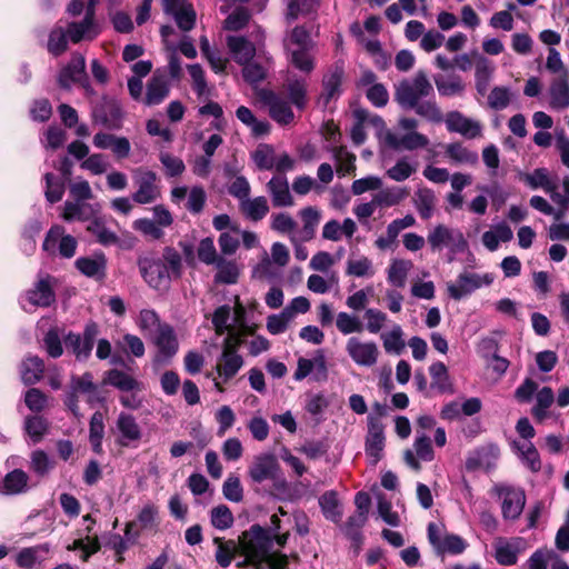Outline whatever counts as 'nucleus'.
<instances>
[{
  "instance_id": "nucleus-1",
  "label": "nucleus",
  "mask_w": 569,
  "mask_h": 569,
  "mask_svg": "<svg viewBox=\"0 0 569 569\" xmlns=\"http://www.w3.org/2000/svg\"><path fill=\"white\" fill-rule=\"evenodd\" d=\"M273 539L271 533L260 525H253L244 531L239 539V549L244 556L242 562L254 566V569H287L288 557L281 552L272 551Z\"/></svg>"
},
{
  "instance_id": "nucleus-2",
  "label": "nucleus",
  "mask_w": 569,
  "mask_h": 569,
  "mask_svg": "<svg viewBox=\"0 0 569 569\" xmlns=\"http://www.w3.org/2000/svg\"><path fill=\"white\" fill-rule=\"evenodd\" d=\"M137 266L143 281L157 291L169 289L182 276V257L173 247H166L160 258L152 252L140 254Z\"/></svg>"
},
{
  "instance_id": "nucleus-3",
  "label": "nucleus",
  "mask_w": 569,
  "mask_h": 569,
  "mask_svg": "<svg viewBox=\"0 0 569 569\" xmlns=\"http://www.w3.org/2000/svg\"><path fill=\"white\" fill-rule=\"evenodd\" d=\"M427 241L433 252L447 249L449 262L453 261L457 254L463 253L468 249V241L462 231L446 224L436 226L428 233Z\"/></svg>"
},
{
  "instance_id": "nucleus-4",
  "label": "nucleus",
  "mask_w": 569,
  "mask_h": 569,
  "mask_svg": "<svg viewBox=\"0 0 569 569\" xmlns=\"http://www.w3.org/2000/svg\"><path fill=\"white\" fill-rule=\"evenodd\" d=\"M248 475L256 483L270 481L277 490L283 491L287 489V480L277 457L272 453L256 456L249 466Z\"/></svg>"
},
{
  "instance_id": "nucleus-5",
  "label": "nucleus",
  "mask_w": 569,
  "mask_h": 569,
  "mask_svg": "<svg viewBox=\"0 0 569 569\" xmlns=\"http://www.w3.org/2000/svg\"><path fill=\"white\" fill-rule=\"evenodd\" d=\"M433 93V87L423 71H418L412 79L402 80L396 88V101L406 109L416 106L423 98Z\"/></svg>"
},
{
  "instance_id": "nucleus-6",
  "label": "nucleus",
  "mask_w": 569,
  "mask_h": 569,
  "mask_svg": "<svg viewBox=\"0 0 569 569\" xmlns=\"http://www.w3.org/2000/svg\"><path fill=\"white\" fill-rule=\"evenodd\" d=\"M345 78V63L339 60L330 66L322 77V91L317 99V106L327 109L332 101H336L342 93Z\"/></svg>"
},
{
  "instance_id": "nucleus-7",
  "label": "nucleus",
  "mask_w": 569,
  "mask_h": 569,
  "mask_svg": "<svg viewBox=\"0 0 569 569\" xmlns=\"http://www.w3.org/2000/svg\"><path fill=\"white\" fill-rule=\"evenodd\" d=\"M495 493L501 500V513L505 520H517L526 505L523 489L506 483H498L493 487Z\"/></svg>"
},
{
  "instance_id": "nucleus-8",
  "label": "nucleus",
  "mask_w": 569,
  "mask_h": 569,
  "mask_svg": "<svg viewBox=\"0 0 569 569\" xmlns=\"http://www.w3.org/2000/svg\"><path fill=\"white\" fill-rule=\"evenodd\" d=\"M156 172L138 168L133 170V182L137 190L132 193V201L138 204L156 202L161 197V189L157 183Z\"/></svg>"
},
{
  "instance_id": "nucleus-9",
  "label": "nucleus",
  "mask_w": 569,
  "mask_h": 569,
  "mask_svg": "<svg viewBox=\"0 0 569 569\" xmlns=\"http://www.w3.org/2000/svg\"><path fill=\"white\" fill-rule=\"evenodd\" d=\"M152 342L157 348L152 365L156 368L169 365L179 350V342L172 326L164 323L160 327V331L152 337Z\"/></svg>"
},
{
  "instance_id": "nucleus-10",
  "label": "nucleus",
  "mask_w": 569,
  "mask_h": 569,
  "mask_svg": "<svg viewBox=\"0 0 569 569\" xmlns=\"http://www.w3.org/2000/svg\"><path fill=\"white\" fill-rule=\"evenodd\" d=\"M241 339L234 335H229L223 341V348L217 366V371L223 381L233 378L243 366V359L238 353Z\"/></svg>"
},
{
  "instance_id": "nucleus-11",
  "label": "nucleus",
  "mask_w": 569,
  "mask_h": 569,
  "mask_svg": "<svg viewBox=\"0 0 569 569\" xmlns=\"http://www.w3.org/2000/svg\"><path fill=\"white\" fill-rule=\"evenodd\" d=\"M98 333V323L89 321L84 326L82 335L69 332L64 337V345L74 355L77 360L86 361L91 355Z\"/></svg>"
},
{
  "instance_id": "nucleus-12",
  "label": "nucleus",
  "mask_w": 569,
  "mask_h": 569,
  "mask_svg": "<svg viewBox=\"0 0 569 569\" xmlns=\"http://www.w3.org/2000/svg\"><path fill=\"white\" fill-rule=\"evenodd\" d=\"M492 282L493 277L490 273L479 274L463 271L457 277L455 282L447 284V291L450 298L458 301L481 287L490 286Z\"/></svg>"
},
{
  "instance_id": "nucleus-13",
  "label": "nucleus",
  "mask_w": 569,
  "mask_h": 569,
  "mask_svg": "<svg viewBox=\"0 0 569 569\" xmlns=\"http://www.w3.org/2000/svg\"><path fill=\"white\" fill-rule=\"evenodd\" d=\"M346 352L359 367L371 368L378 363L380 350L372 340H361L350 337L346 342Z\"/></svg>"
},
{
  "instance_id": "nucleus-14",
  "label": "nucleus",
  "mask_w": 569,
  "mask_h": 569,
  "mask_svg": "<svg viewBox=\"0 0 569 569\" xmlns=\"http://www.w3.org/2000/svg\"><path fill=\"white\" fill-rule=\"evenodd\" d=\"M499 458V446L493 442H488L468 452L465 467L468 471L483 469L489 472L496 469Z\"/></svg>"
},
{
  "instance_id": "nucleus-15",
  "label": "nucleus",
  "mask_w": 569,
  "mask_h": 569,
  "mask_svg": "<svg viewBox=\"0 0 569 569\" xmlns=\"http://www.w3.org/2000/svg\"><path fill=\"white\" fill-rule=\"evenodd\" d=\"M262 103L267 107L270 118L279 126H288L295 121V112L289 101L279 93L263 90L260 94Z\"/></svg>"
},
{
  "instance_id": "nucleus-16",
  "label": "nucleus",
  "mask_w": 569,
  "mask_h": 569,
  "mask_svg": "<svg viewBox=\"0 0 569 569\" xmlns=\"http://www.w3.org/2000/svg\"><path fill=\"white\" fill-rule=\"evenodd\" d=\"M368 431L365 439V453L368 462L376 466L383 457L386 447L385 425L376 418L369 419Z\"/></svg>"
},
{
  "instance_id": "nucleus-17",
  "label": "nucleus",
  "mask_w": 569,
  "mask_h": 569,
  "mask_svg": "<svg viewBox=\"0 0 569 569\" xmlns=\"http://www.w3.org/2000/svg\"><path fill=\"white\" fill-rule=\"evenodd\" d=\"M433 459L435 451L430 438L425 432L420 433L417 431V436L413 441V450L407 449L403 452V460L406 465L415 471H419L421 469L419 460L429 462Z\"/></svg>"
},
{
  "instance_id": "nucleus-18",
  "label": "nucleus",
  "mask_w": 569,
  "mask_h": 569,
  "mask_svg": "<svg viewBox=\"0 0 569 569\" xmlns=\"http://www.w3.org/2000/svg\"><path fill=\"white\" fill-rule=\"evenodd\" d=\"M91 116L96 123L104 126L108 129H119L123 114L117 101L103 98V101L92 109Z\"/></svg>"
},
{
  "instance_id": "nucleus-19",
  "label": "nucleus",
  "mask_w": 569,
  "mask_h": 569,
  "mask_svg": "<svg viewBox=\"0 0 569 569\" xmlns=\"http://www.w3.org/2000/svg\"><path fill=\"white\" fill-rule=\"evenodd\" d=\"M86 74V59L83 54L73 52L70 61L61 68L58 74V84L62 89L69 90L80 80H83Z\"/></svg>"
},
{
  "instance_id": "nucleus-20",
  "label": "nucleus",
  "mask_w": 569,
  "mask_h": 569,
  "mask_svg": "<svg viewBox=\"0 0 569 569\" xmlns=\"http://www.w3.org/2000/svg\"><path fill=\"white\" fill-rule=\"evenodd\" d=\"M66 28L69 33L70 42L72 43L92 41L100 33L96 17L89 13H86L81 21L68 22Z\"/></svg>"
},
{
  "instance_id": "nucleus-21",
  "label": "nucleus",
  "mask_w": 569,
  "mask_h": 569,
  "mask_svg": "<svg viewBox=\"0 0 569 569\" xmlns=\"http://www.w3.org/2000/svg\"><path fill=\"white\" fill-rule=\"evenodd\" d=\"M445 122L449 132L460 133L467 139H475L481 134L482 127L480 122L465 117L459 111L449 112Z\"/></svg>"
},
{
  "instance_id": "nucleus-22",
  "label": "nucleus",
  "mask_w": 569,
  "mask_h": 569,
  "mask_svg": "<svg viewBox=\"0 0 569 569\" xmlns=\"http://www.w3.org/2000/svg\"><path fill=\"white\" fill-rule=\"evenodd\" d=\"M170 92V81L164 71L158 69L153 72L147 84L144 103L156 106L161 103Z\"/></svg>"
},
{
  "instance_id": "nucleus-23",
  "label": "nucleus",
  "mask_w": 569,
  "mask_h": 569,
  "mask_svg": "<svg viewBox=\"0 0 569 569\" xmlns=\"http://www.w3.org/2000/svg\"><path fill=\"white\" fill-rule=\"evenodd\" d=\"M117 429L120 433L118 443L122 447H129L140 441L142 431L136 418L126 412H121L116 422Z\"/></svg>"
},
{
  "instance_id": "nucleus-24",
  "label": "nucleus",
  "mask_w": 569,
  "mask_h": 569,
  "mask_svg": "<svg viewBox=\"0 0 569 569\" xmlns=\"http://www.w3.org/2000/svg\"><path fill=\"white\" fill-rule=\"evenodd\" d=\"M99 203L86 201H66L63 204L62 218L66 221H91L100 212Z\"/></svg>"
},
{
  "instance_id": "nucleus-25",
  "label": "nucleus",
  "mask_w": 569,
  "mask_h": 569,
  "mask_svg": "<svg viewBox=\"0 0 569 569\" xmlns=\"http://www.w3.org/2000/svg\"><path fill=\"white\" fill-rule=\"evenodd\" d=\"M267 191L271 197L273 207H292L295 204L288 179L282 174L274 176L269 180Z\"/></svg>"
},
{
  "instance_id": "nucleus-26",
  "label": "nucleus",
  "mask_w": 569,
  "mask_h": 569,
  "mask_svg": "<svg viewBox=\"0 0 569 569\" xmlns=\"http://www.w3.org/2000/svg\"><path fill=\"white\" fill-rule=\"evenodd\" d=\"M76 268L86 277L102 279L106 276L107 258L101 251L91 257H80L74 261Z\"/></svg>"
},
{
  "instance_id": "nucleus-27",
  "label": "nucleus",
  "mask_w": 569,
  "mask_h": 569,
  "mask_svg": "<svg viewBox=\"0 0 569 569\" xmlns=\"http://www.w3.org/2000/svg\"><path fill=\"white\" fill-rule=\"evenodd\" d=\"M386 142L395 150L405 149L412 151L419 148H426L429 144V139L427 136L417 131H410L401 137L387 132Z\"/></svg>"
},
{
  "instance_id": "nucleus-28",
  "label": "nucleus",
  "mask_w": 569,
  "mask_h": 569,
  "mask_svg": "<svg viewBox=\"0 0 569 569\" xmlns=\"http://www.w3.org/2000/svg\"><path fill=\"white\" fill-rule=\"evenodd\" d=\"M429 373L431 378L430 388L441 395H453L455 385L449 375L447 366L441 361L430 365Z\"/></svg>"
},
{
  "instance_id": "nucleus-29",
  "label": "nucleus",
  "mask_w": 569,
  "mask_h": 569,
  "mask_svg": "<svg viewBox=\"0 0 569 569\" xmlns=\"http://www.w3.org/2000/svg\"><path fill=\"white\" fill-rule=\"evenodd\" d=\"M227 46L238 64H244L253 59L257 52L256 46L244 37L228 36Z\"/></svg>"
},
{
  "instance_id": "nucleus-30",
  "label": "nucleus",
  "mask_w": 569,
  "mask_h": 569,
  "mask_svg": "<svg viewBox=\"0 0 569 569\" xmlns=\"http://www.w3.org/2000/svg\"><path fill=\"white\" fill-rule=\"evenodd\" d=\"M519 178L523 181L530 189H542L546 193L552 198L556 181L551 179L549 170L547 168H538L532 172H520Z\"/></svg>"
},
{
  "instance_id": "nucleus-31",
  "label": "nucleus",
  "mask_w": 569,
  "mask_h": 569,
  "mask_svg": "<svg viewBox=\"0 0 569 569\" xmlns=\"http://www.w3.org/2000/svg\"><path fill=\"white\" fill-rule=\"evenodd\" d=\"M547 94L550 109L562 111L569 108V81L566 78L555 79Z\"/></svg>"
},
{
  "instance_id": "nucleus-32",
  "label": "nucleus",
  "mask_w": 569,
  "mask_h": 569,
  "mask_svg": "<svg viewBox=\"0 0 569 569\" xmlns=\"http://www.w3.org/2000/svg\"><path fill=\"white\" fill-rule=\"evenodd\" d=\"M51 277L40 278L33 289L27 291V300L34 307H49L54 301Z\"/></svg>"
},
{
  "instance_id": "nucleus-33",
  "label": "nucleus",
  "mask_w": 569,
  "mask_h": 569,
  "mask_svg": "<svg viewBox=\"0 0 569 569\" xmlns=\"http://www.w3.org/2000/svg\"><path fill=\"white\" fill-rule=\"evenodd\" d=\"M29 475L22 469L8 472L0 487V491L8 496L24 493L29 490Z\"/></svg>"
},
{
  "instance_id": "nucleus-34",
  "label": "nucleus",
  "mask_w": 569,
  "mask_h": 569,
  "mask_svg": "<svg viewBox=\"0 0 569 569\" xmlns=\"http://www.w3.org/2000/svg\"><path fill=\"white\" fill-rule=\"evenodd\" d=\"M87 230L93 234L97 241L102 246L107 247L119 243L118 234L107 226L106 219L101 216L97 214L87 226Z\"/></svg>"
},
{
  "instance_id": "nucleus-35",
  "label": "nucleus",
  "mask_w": 569,
  "mask_h": 569,
  "mask_svg": "<svg viewBox=\"0 0 569 569\" xmlns=\"http://www.w3.org/2000/svg\"><path fill=\"white\" fill-rule=\"evenodd\" d=\"M286 92L298 110H303L308 104V82L302 78H290L286 83Z\"/></svg>"
},
{
  "instance_id": "nucleus-36",
  "label": "nucleus",
  "mask_w": 569,
  "mask_h": 569,
  "mask_svg": "<svg viewBox=\"0 0 569 569\" xmlns=\"http://www.w3.org/2000/svg\"><path fill=\"white\" fill-rule=\"evenodd\" d=\"M512 448L521 462L531 471L539 472L541 470V460L537 448L531 441L523 443L513 441Z\"/></svg>"
},
{
  "instance_id": "nucleus-37",
  "label": "nucleus",
  "mask_w": 569,
  "mask_h": 569,
  "mask_svg": "<svg viewBox=\"0 0 569 569\" xmlns=\"http://www.w3.org/2000/svg\"><path fill=\"white\" fill-rule=\"evenodd\" d=\"M44 363L38 356L29 355L24 358L20 367L21 379L24 385H34L42 378Z\"/></svg>"
},
{
  "instance_id": "nucleus-38",
  "label": "nucleus",
  "mask_w": 569,
  "mask_h": 569,
  "mask_svg": "<svg viewBox=\"0 0 569 569\" xmlns=\"http://www.w3.org/2000/svg\"><path fill=\"white\" fill-rule=\"evenodd\" d=\"M495 559L501 566H513L518 560V546L515 541L498 538L493 543Z\"/></svg>"
},
{
  "instance_id": "nucleus-39",
  "label": "nucleus",
  "mask_w": 569,
  "mask_h": 569,
  "mask_svg": "<svg viewBox=\"0 0 569 569\" xmlns=\"http://www.w3.org/2000/svg\"><path fill=\"white\" fill-rule=\"evenodd\" d=\"M30 470L40 478L47 477L56 467V461L42 449L30 455Z\"/></svg>"
},
{
  "instance_id": "nucleus-40",
  "label": "nucleus",
  "mask_w": 569,
  "mask_h": 569,
  "mask_svg": "<svg viewBox=\"0 0 569 569\" xmlns=\"http://www.w3.org/2000/svg\"><path fill=\"white\" fill-rule=\"evenodd\" d=\"M69 41L67 28L57 24L49 33L47 49L52 56L59 57L67 51Z\"/></svg>"
},
{
  "instance_id": "nucleus-41",
  "label": "nucleus",
  "mask_w": 569,
  "mask_h": 569,
  "mask_svg": "<svg viewBox=\"0 0 569 569\" xmlns=\"http://www.w3.org/2000/svg\"><path fill=\"white\" fill-rule=\"evenodd\" d=\"M240 207L243 214L252 221L262 220L269 212L268 201L263 196L253 199L247 198L240 203Z\"/></svg>"
},
{
  "instance_id": "nucleus-42",
  "label": "nucleus",
  "mask_w": 569,
  "mask_h": 569,
  "mask_svg": "<svg viewBox=\"0 0 569 569\" xmlns=\"http://www.w3.org/2000/svg\"><path fill=\"white\" fill-rule=\"evenodd\" d=\"M413 203L422 219L431 218L436 206L435 192L428 188L418 189L415 193Z\"/></svg>"
},
{
  "instance_id": "nucleus-43",
  "label": "nucleus",
  "mask_w": 569,
  "mask_h": 569,
  "mask_svg": "<svg viewBox=\"0 0 569 569\" xmlns=\"http://www.w3.org/2000/svg\"><path fill=\"white\" fill-rule=\"evenodd\" d=\"M319 505L326 519L338 523L342 517L341 506L335 491H327L319 498Z\"/></svg>"
},
{
  "instance_id": "nucleus-44",
  "label": "nucleus",
  "mask_w": 569,
  "mask_h": 569,
  "mask_svg": "<svg viewBox=\"0 0 569 569\" xmlns=\"http://www.w3.org/2000/svg\"><path fill=\"white\" fill-rule=\"evenodd\" d=\"M380 339L387 353L399 356L406 347L403 331L399 325H393L390 331L381 333Z\"/></svg>"
},
{
  "instance_id": "nucleus-45",
  "label": "nucleus",
  "mask_w": 569,
  "mask_h": 569,
  "mask_svg": "<svg viewBox=\"0 0 569 569\" xmlns=\"http://www.w3.org/2000/svg\"><path fill=\"white\" fill-rule=\"evenodd\" d=\"M164 323L161 322L159 315L153 309H142L137 318V326L146 336L152 335L153 337Z\"/></svg>"
},
{
  "instance_id": "nucleus-46",
  "label": "nucleus",
  "mask_w": 569,
  "mask_h": 569,
  "mask_svg": "<svg viewBox=\"0 0 569 569\" xmlns=\"http://www.w3.org/2000/svg\"><path fill=\"white\" fill-rule=\"evenodd\" d=\"M435 83L440 96L452 97L461 94L465 84L458 76H436Z\"/></svg>"
},
{
  "instance_id": "nucleus-47",
  "label": "nucleus",
  "mask_w": 569,
  "mask_h": 569,
  "mask_svg": "<svg viewBox=\"0 0 569 569\" xmlns=\"http://www.w3.org/2000/svg\"><path fill=\"white\" fill-rule=\"evenodd\" d=\"M411 267L412 263L409 260L395 259L388 268L389 283L397 288L405 287Z\"/></svg>"
},
{
  "instance_id": "nucleus-48",
  "label": "nucleus",
  "mask_w": 569,
  "mask_h": 569,
  "mask_svg": "<svg viewBox=\"0 0 569 569\" xmlns=\"http://www.w3.org/2000/svg\"><path fill=\"white\" fill-rule=\"evenodd\" d=\"M213 542L218 545L214 553L216 561L222 568L229 567L239 549V545L233 540L222 541L221 538H214Z\"/></svg>"
},
{
  "instance_id": "nucleus-49",
  "label": "nucleus",
  "mask_w": 569,
  "mask_h": 569,
  "mask_svg": "<svg viewBox=\"0 0 569 569\" xmlns=\"http://www.w3.org/2000/svg\"><path fill=\"white\" fill-rule=\"evenodd\" d=\"M446 154L456 163L473 166L478 162V153L467 149L459 142L449 143L446 147Z\"/></svg>"
},
{
  "instance_id": "nucleus-50",
  "label": "nucleus",
  "mask_w": 569,
  "mask_h": 569,
  "mask_svg": "<svg viewBox=\"0 0 569 569\" xmlns=\"http://www.w3.org/2000/svg\"><path fill=\"white\" fill-rule=\"evenodd\" d=\"M49 423L40 416H29L24 419V430L33 445L39 443L48 432Z\"/></svg>"
},
{
  "instance_id": "nucleus-51",
  "label": "nucleus",
  "mask_w": 569,
  "mask_h": 569,
  "mask_svg": "<svg viewBox=\"0 0 569 569\" xmlns=\"http://www.w3.org/2000/svg\"><path fill=\"white\" fill-rule=\"evenodd\" d=\"M418 163L408 157L400 158L396 164L387 170V176L397 182L407 180L417 171Z\"/></svg>"
},
{
  "instance_id": "nucleus-52",
  "label": "nucleus",
  "mask_w": 569,
  "mask_h": 569,
  "mask_svg": "<svg viewBox=\"0 0 569 569\" xmlns=\"http://www.w3.org/2000/svg\"><path fill=\"white\" fill-rule=\"evenodd\" d=\"M408 197V190L401 187H392L379 191L373 196L378 207H392Z\"/></svg>"
},
{
  "instance_id": "nucleus-53",
  "label": "nucleus",
  "mask_w": 569,
  "mask_h": 569,
  "mask_svg": "<svg viewBox=\"0 0 569 569\" xmlns=\"http://www.w3.org/2000/svg\"><path fill=\"white\" fill-rule=\"evenodd\" d=\"M107 382L121 391H132L139 388V382L133 377L118 369L108 371Z\"/></svg>"
},
{
  "instance_id": "nucleus-54",
  "label": "nucleus",
  "mask_w": 569,
  "mask_h": 569,
  "mask_svg": "<svg viewBox=\"0 0 569 569\" xmlns=\"http://www.w3.org/2000/svg\"><path fill=\"white\" fill-rule=\"evenodd\" d=\"M336 327L338 331L345 336L351 333H359L363 330V325L360 319L351 313L341 311L336 317Z\"/></svg>"
},
{
  "instance_id": "nucleus-55",
  "label": "nucleus",
  "mask_w": 569,
  "mask_h": 569,
  "mask_svg": "<svg viewBox=\"0 0 569 569\" xmlns=\"http://www.w3.org/2000/svg\"><path fill=\"white\" fill-rule=\"evenodd\" d=\"M346 273L357 278H370L375 274L372 261L368 257L348 259Z\"/></svg>"
},
{
  "instance_id": "nucleus-56",
  "label": "nucleus",
  "mask_w": 569,
  "mask_h": 569,
  "mask_svg": "<svg viewBox=\"0 0 569 569\" xmlns=\"http://www.w3.org/2000/svg\"><path fill=\"white\" fill-rule=\"evenodd\" d=\"M468 547V543L465 539H462L460 536L455 533H446L443 536V539L436 550L437 555H460Z\"/></svg>"
},
{
  "instance_id": "nucleus-57",
  "label": "nucleus",
  "mask_w": 569,
  "mask_h": 569,
  "mask_svg": "<svg viewBox=\"0 0 569 569\" xmlns=\"http://www.w3.org/2000/svg\"><path fill=\"white\" fill-rule=\"evenodd\" d=\"M46 180V190L44 196L48 202L56 203L60 201L64 194V181L56 177L53 173H46L44 174Z\"/></svg>"
},
{
  "instance_id": "nucleus-58",
  "label": "nucleus",
  "mask_w": 569,
  "mask_h": 569,
  "mask_svg": "<svg viewBox=\"0 0 569 569\" xmlns=\"http://www.w3.org/2000/svg\"><path fill=\"white\" fill-rule=\"evenodd\" d=\"M251 157L260 170H272L276 166V153L269 144H259Z\"/></svg>"
},
{
  "instance_id": "nucleus-59",
  "label": "nucleus",
  "mask_w": 569,
  "mask_h": 569,
  "mask_svg": "<svg viewBox=\"0 0 569 569\" xmlns=\"http://www.w3.org/2000/svg\"><path fill=\"white\" fill-rule=\"evenodd\" d=\"M233 515L229 507L219 505L210 511V522L218 530H227L233 525Z\"/></svg>"
},
{
  "instance_id": "nucleus-60",
  "label": "nucleus",
  "mask_w": 569,
  "mask_h": 569,
  "mask_svg": "<svg viewBox=\"0 0 569 569\" xmlns=\"http://www.w3.org/2000/svg\"><path fill=\"white\" fill-rule=\"evenodd\" d=\"M169 16H171L174 19L177 26L182 31H190L194 27L196 12L192 6L187 2L180 8H178L176 12H171Z\"/></svg>"
},
{
  "instance_id": "nucleus-61",
  "label": "nucleus",
  "mask_w": 569,
  "mask_h": 569,
  "mask_svg": "<svg viewBox=\"0 0 569 569\" xmlns=\"http://www.w3.org/2000/svg\"><path fill=\"white\" fill-rule=\"evenodd\" d=\"M333 158L338 162L337 172L339 174L351 173L355 169L356 156L345 147L333 149Z\"/></svg>"
},
{
  "instance_id": "nucleus-62",
  "label": "nucleus",
  "mask_w": 569,
  "mask_h": 569,
  "mask_svg": "<svg viewBox=\"0 0 569 569\" xmlns=\"http://www.w3.org/2000/svg\"><path fill=\"white\" fill-rule=\"evenodd\" d=\"M250 18V11L247 8L239 7L227 17L223 27L229 31H239L248 24Z\"/></svg>"
},
{
  "instance_id": "nucleus-63",
  "label": "nucleus",
  "mask_w": 569,
  "mask_h": 569,
  "mask_svg": "<svg viewBox=\"0 0 569 569\" xmlns=\"http://www.w3.org/2000/svg\"><path fill=\"white\" fill-rule=\"evenodd\" d=\"M158 507L154 503H146L137 516V522L142 530H151L158 527Z\"/></svg>"
},
{
  "instance_id": "nucleus-64",
  "label": "nucleus",
  "mask_w": 569,
  "mask_h": 569,
  "mask_svg": "<svg viewBox=\"0 0 569 569\" xmlns=\"http://www.w3.org/2000/svg\"><path fill=\"white\" fill-rule=\"evenodd\" d=\"M492 74V67L486 58H481L476 64V86L480 94H485Z\"/></svg>"
}]
</instances>
